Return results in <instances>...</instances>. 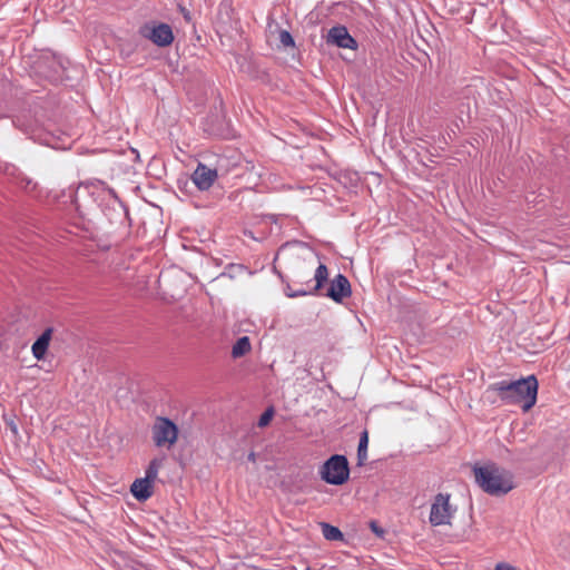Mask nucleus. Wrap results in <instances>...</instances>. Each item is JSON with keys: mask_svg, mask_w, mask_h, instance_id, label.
Returning <instances> with one entry per match:
<instances>
[{"mask_svg": "<svg viewBox=\"0 0 570 570\" xmlns=\"http://www.w3.org/2000/svg\"><path fill=\"white\" fill-rule=\"evenodd\" d=\"M494 390L507 404H519L524 412L537 402L538 380L534 375L518 381H501L494 384Z\"/></svg>", "mask_w": 570, "mask_h": 570, "instance_id": "f257e3e1", "label": "nucleus"}, {"mask_svg": "<svg viewBox=\"0 0 570 570\" xmlns=\"http://www.w3.org/2000/svg\"><path fill=\"white\" fill-rule=\"evenodd\" d=\"M473 473L476 484L490 495H504L514 488L511 474L495 464L474 466Z\"/></svg>", "mask_w": 570, "mask_h": 570, "instance_id": "f03ea898", "label": "nucleus"}, {"mask_svg": "<svg viewBox=\"0 0 570 570\" xmlns=\"http://www.w3.org/2000/svg\"><path fill=\"white\" fill-rule=\"evenodd\" d=\"M320 474L321 478L328 484H344L350 476V468L346 456L341 454L332 455L321 466Z\"/></svg>", "mask_w": 570, "mask_h": 570, "instance_id": "7ed1b4c3", "label": "nucleus"}, {"mask_svg": "<svg viewBox=\"0 0 570 570\" xmlns=\"http://www.w3.org/2000/svg\"><path fill=\"white\" fill-rule=\"evenodd\" d=\"M139 35L158 47H168L174 41L173 29L165 22H147L140 27Z\"/></svg>", "mask_w": 570, "mask_h": 570, "instance_id": "20e7f679", "label": "nucleus"}, {"mask_svg": "<svg viewBox=\"0 0 570 570\" xmlns=\"http://www.w3.org/2000/svg\"><path fill=\"white\" fill-rule=\"evenodd\" d=\"M151 432L154 443L158 448H170L176 443L178 438V428L168 417L158 416L155 420Z\"/></svg>", "mask_w": 570, "mask_h": 570, "instance_id": "39448f33", "label": "nucleus"}, {"mask_svg": "<svg viewBox=\"0 0 570 570\" xmlns=\"http://www.w3.org/2000/svg\"><path fill=\"white\" fill-rule=\"evenodd\" d=\"M450 498L449 493H439L434 497L429 517L432 525L439 527L451 523L456 509L450 504Z\"/></svg>", "mask_w": 570, "mask_h": 570, "instance_id": "423d86ee", "label": "nucleus"}, {"mask_svg": "<svg viewBox=\"0 0 570 570\" xmlns=\"http://www.w3.org/2000/svg\"><path fill=\"white\" fill-rule=\"evenodd\" d=\"M327 277H328V271H327L326 265L320 264L314 274V281H315L314 285H312V281H308L306 283V287H302V288H298L295 291L292 289V287L289 285H287L285 288V294L288 297H298V296H305L308 294H314L315 292H317L318 289L322 288L323 284L327 281Z\"/></svg>", "mask_w": 570, "mask_h": 570, "instance_id": "0eeeda50", "label": "nucleus"}, {"mask_svg": "<svg viewBox=\"0 0 570 570\" xmlns=\"http://www.w3.org/2000/svg\"><path fill=\"white\" fill-rule=\"evenodd\" d=\"M352 294L351 284L347 277L343 274H337L330 283L326 296L336 303L343 302L344 298L350 297Z\"/></svg>", "mask_w": 570, "mask_h": 570, "instance_id": "6e6552de", "label": "nucleus"}, {"mask_svg": "<svg viewBox=\"0 0 570 570\" xmlns=\"http://www.w3.org/2000/svg\"><path fill=\"white\" fill-rule=\"evenodd\" d=\"M326 42L344 49H355L357 47L356 40L348 33L344 26L331 28L327 33Z\"/></svg>", "mask_w": 570, "mask_h": 570, "instance_id": "1a4fd4ad", "label": "nucleus"}, {"mask_svg": "<svg viewBox=\"0 0 570 570\" xmlns=\"http://www.w3.org/2000/svg\"><path fill=\"white\" fill-rule=\"evenodd\" d=\"M217 170L203 164H198L191 175V179L199 190H208L217 179Z\"/></svg>", "mask_w": 570, "mask_h": 570, "instance_id": "9d476101", "label": "nucleus"}, {"mask_svg": "<svg viewBox=\"0 0 570 570\" xmlns=\"http://www.w3.org/2000/svg\"><path fill=\"white\" fill-rule=\"evenodd\" d=\"M53 328H46L42 334L36 340V342L31 346L32 355L36 360L41 361L45 358L46 353L48 351Z\"/></svg>", "mask_w": 570, "mask_h": 570, "instance_id": "9b49d317", "label": "nucleus"}, {"mask_svg": "<svg viewBox=\"0 0 570 570\" xmlns=\"http://www.w3.org/2000/svg\"><path fill=\"white\" fill-rule=\"evenodd\" d=\"M153 483L147 478L136 479L131 484L130 491L138 501H146L153 495Z\"/></svg>", "mask_w": 570, "mask_h": 570, "instance_id": "f8f14e48", "label": "nucleus"}, {"mask_svg": "<svg viewBox=\"0 0 570 570\" xmlns=\"http://www.w3.org/2000/svg\"><path fill=\"white\" fill-rule=\"evenodd\" d=\"M252 348L250 341L248 336L239 337L236 343L232 347V356L234 358H239L247 354Z\"/></svg>", "mask_w": 570, "mask_h": 570, "instance_id": "ddd939ff", "label": "nucleus"}, {"mask_svg": "<svg viewBox=\"0 0 570 570\" xmlns=\"http://www.w3.org/2000/svg\"><path fill=\"white\" fill-rule=\"evenodd\" d=\"M367 446H368V432L364 430L360 435L357 446V464L363 465L367 460Z\"/></svg>", "mask_w": 570, "mask_h": 570, "instance_id": "4468645a", "label": "nucleus"}, {"mask_svg": "<svg viewBox=\"0 0 570 570\" xmlns=\"http://www.w3.org/2000/svg\"><path fill=\"white\" fill-rule=\"evenodd\" d=\"M321 527H322V533L326 540H330V541L343 540V533L337 527H334V525H332L330 523H325V522L321 523Z\"/></svg>", "mask_w": 570, "mask_h": 570, "instance_id": "2eb2a0df", "label": "nucleus"}, {"mask_svg": "<svg viewBox=\"0 0 570 570\" xmlns=\"http://www.w3.org/2000/svg\"><path fill=\"white\" fill-rule=\"evenodd\" d=\"M164 458H155L149 462V465L146 469L145 478H147L150 481H155L158 475V471L160 466L163 465Z\"/></svg>", "mask_w": 570, "mask_h": 570, "instance_id": "dca6fc26", "label": "nucleus"}, {"mask_svg": "<svg viewBox=\"0 0 570 570\" xmlns=\"http://www.w3.org/2000/svg\"><path fill=\"white\" fill-rule=\"evenodd\" d=\"M279 42L284 47H294L295 46L292 35L287 30L279 31Z\"/></svg>", "mask_w": 570, "mask_h": 570, "instance_id": "f3484780", "label": "nucleus"}, {"mask_svg": "<svg viewBox=\"0 0 570 570\" xmlns=\"http://www.w3.org/2000/svg\"><path fill=\"white\" fill-rule=\"evenodd\" d=\"M51 67L57 77H59L60 73L66 69L63 60L55 56L51 58Z\"/></svg>", "mask_w": 570, "mask_h": 570, "instance_id": "a211bd4d", "label": "nucleus"}, {"mask_svg": "<svg viewBox=\"0 0 570 570\" xmlns=\"http://www.w3.org/2000/svg\"><path fill=\"white\" fill-rule=\"evenodd\" d=\"M13 125L24 134H31L33 131L31 125H27L19 116L14 117Z\"/></svg>", "mask_w": 570, "mask_h": 570, "instance_id": "6ab92c4d", "label": "nucleus"}, {"mask_svg": "<svg viewBox=\"0 0 570 570\" xmlns=\"http://www.w3.org/2000/svg\"><path fill=\"white\" fill-rule=\"evenodd\" d=\"M273 414H274V410H273V407L267 409V410H266V411L261 415V417H259V420H258V425H259L261 428L266 426V425L271 422V420H272V417H273Z\"/></svg>", "mask_w": 570, "mask_h": 570, "instance_id": "aec40b11", "label": "nucleus"}, {"mask_svg": "<svg viewBox=\"0 0 570 570\" xmlns=\"http://www.w3.org/2000/svg\"><path fill=\"white\" fill-rule=\"evenodd\" d=\"M19 185H20V187H22L27 191L35 190V188L37 186L36 183H33L30 178H27V177L21 178L20 181H19Z\"/></svg>", "mask_w": 570, "mask_h": 570, "instance_id": "412c9836", "label": "nucleus"}, {"mask_svg": "<svg viewBox=\"0 0 570 570\" xmlns=\"http://www.w3.org/2000/svg\"><path fill=\"white\" fill-rule=\"evenodd\" d=\"M6 425L10 430V432L13 434V436H18L19 431H18V425L14 422V420H12V419L6 420Z\"/></svg>", "mask_w": 570, "mask_h": 570, "instance_id": "4be33fe9", "label": "nucleus"}, {"mask_svg": "<svg viewBox=\"0 0 570 570\" xmlns=\"http://www.w3.org/2000/svg\"><path fill=\"white\" fill-rule=\"evenodd\" d=\"M96 185L102 189H107L112 197L117 198L116 191L112 188H109L104 181L97 180Z\"/></svg>", "mask_w": 570, "mask_h": 570, "instance_id": "5701e85b", "label": "nucleus"}, {"mask_svg": "<svg viewBox=\"0 0 570 570\" xmlns=\"http://www.w3.org/2000/svg\"><path fill=\"white\" fill-rule=\"evenodd\" d=\"M179 11L180 13L183 14L184 19L187 21V22H190L191 21V14L189 12V10H187L185 7L183 6H179Z\"/></svg>", "mask_w": 570, "mask_h": 570, "instance_id": "b1692460", "label": "nucleus"}, {"mask_svg": "<svg viewBox=\"0 0 570 570\" xmlns=\"http://www.w3.org/2000/svg\"><path fill=\"white\" fill-rule=\"evenodd\" d=\"M495 570H517L514 567L507 563H498Z\"/></svg>", "mask_w": 570, "mask_h": 570, "instance_id": "393cba45", "label": "nucleus"}, {"mask_svg": "<svg viewBox=\"0 0 570 570\" xmlns=\"http://www.w3.org/2000/svg\"><path fill=\"white\" fill-rule=\"evenodd\" d=\"M372 529L373 531L379 534V535H382L383 534V530L379 529L375 523H372Z\"/></svg>", "mask_w": 570, "mask_h": 570, "instance_id": "a878e982", "label": "nucleus"}, {"mask_svg": "<svg viewBox=\"0 0 570 570\" xmlns=\"http://www.w3.org/2000/svg\"><path fill=\"white\" fill-rule=\"evenodd\" d=\"M247 459H248V461L255 462V461H256V454H255L254 452H250V453L247 455Z\"/></svg>", "mask_w": 570, "mask_h": 570, "instance_id": "bb28decb", "label": "nucleus"}]
</instances>
